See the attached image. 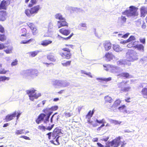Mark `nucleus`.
Returning <instances> with one entry per match:
<instances>
[{
	"label": "nucleus",
	"instance_id": "f257e3e1",
	"mask_svg": "<svg viewBox=\"0 0 147 147\" xmlns=\"http://www.w3.org/2000/svg\"><path fill=\"white\" fill-rule=\"evenodd\" d=\"M138 8L133 6L129 7V9H127L122 12V14L126 15L127 17H131L137 16L138 14L137 11Z\"/></svg>",
	"mask_w": 147,
	"mask_h": 147
},
{
	"label": "nucleus",
	"instance_id": "f03ea898",
	"mask_svg": "<svg viewBox=\"0 0 147 147\" xmlns=\"http://www.w3.org/2000/svg\"><path fill=\"white\" fill-rule=\"evenodd\" d=\"M126 57L127 60L130 62H133L138 59L137 53L133 51H128L126 54Z\"/></svg>",
	"mask_w": 147,
	"mask_h": 147
},
{
	"label": "nucleus",
	"instance_id": "7ed1b4c3",
	"mask_svg": "<svg viewBox=\"0 0 147 147\" xmlns=\"http://www.w3.org/2000/svg\"><path fill=\"white\" fill-rule=\"evenodd\" d=\"M36 91V90L34 88L26 90V91L27 94L28 95L30 99L32 101H33L34 98L37 99L41 96L40 94H37Z\"/></svg>",
	"mask_w": 147,
	"mask_h": 147
},
{
	"label": "nucleus",
	"instance_id": "20e7f679",
	"mask_svg": "<svg viewBox=\"0 0 147 147\" xmlns=\"http://www.w3.org/2000/svg\"><path fill=\"white\" fill-rule=\"evenodd\" d=\"M127 82L123 81L119 82L117 84L118 88H120V91L121 92H127L130 90L131 87L130 86H126Z\"/></svg>",
	"mask_w": 147,
	"mask_h": 147
},
{
	"label": "nucleus",
	"instance_id": "39448f33",
	"mask_svg": "<svg viewBox=\"0 0 147 147\" xmlns=\"http://www.w3.org/2000/svg\"><path fill=\"white\" fill-rule=\"evenodd\" d=\"M62 51H61L60 55L62 57L67 59H70L71 56L70 50L67 48H65L62 49Z\"/></svg>",
	"mask_w": 147,
	"mask_h": 147
},
{
	"label": "nucleus",
	"instance_id": "423d86ee",
	"mask_svg": "<svg viewBox=\"0 0 147 147\" xmlns=\"http://www.w3.org/2000/svg\"><path fill=\"white\" fill-rule=\"evenodd\" d=\"M50 109L47 108L44 109L42 110V112L44 113V114L46 115L47 116L45 117L44 120V123H46L47 121H49V117L51 114L52 112L50 111Z\"/></svg>",
	"mask_w": 147,
	"mask_h": 147
},
{
	"label": "nucleus",
	"instance_id": "0eeeda50",
	"mask_svg": "<svg viewBox=\"0 0 147 147\" xmlns=\"http://www.w3.org/2000/svg\"><path fill=\"white\" fill-rule=\"evenodd\" d=\"M121 101L119 99H116L114 102L113 104L111 106H108L109 109L114 110L116 109L117 107L121 103Z\"/></svg>",
	"mask_w": 147,
	"mask_h": 147
},
{
	"label": "nucleus",
	"instance_id": "6e6552de",
	"mask_svg": "<svg viewBox=\"0 0 147 147\" xmlns=\"http://www.w3.org/2000/svg\"><path fill=\"white\" fill-rule=\"evenodd\" d=\"M122 138L120 136H119L116 138L114 140L111 141V143L113 145V147H118L120 145V140H121Z\"/></svg>",
	"mask_w": 147,
	"mask_h": 147
},
{
	"label": "nucleus",
	"instance_id": "1a4fd4ad",
	"mask_svg": "<svg viewBox=\"0 0 147 147\" xmlns=\"http://www.w3.org/2000/svg\"><path fill=\"white\" fill-rule=\"evenodd\" d=\"M61 133V129H59L58 128H56L52 133V139H55L58 136H59V135Z\"/></svg>",
	"mask_w": 147,
	"mask_h": 147
},
{
	"label": "nucleus",
	"instance_id": "9d476101",
	"mask_svg": "<svg viewBox=\"0 0 147 147\" xmlns=\"http://www.w3.org/2000/svg\"><path fill=\"white\" fill-rule=\"evenodd\" d=\"M17 113L15 111L11 114H8L6 116L4 120L5 121L8 122L13 120L16 115Z\"/></svg>",
	"mask_w": 147,
	"mask_h": 147
},
{
	"label": "nucleus",
	"instance_id": "9b49d317",
	"mask_svg": "<svg viewBox=\"0 0 147 147\" xmlns=\"http://www.w3.org/2000/svg\"><path fill=\"white\" fill-rule=\"evenodd\" d=\"M10 0H3L2 1L0 4V9H5L6 6L10 3Z\"/></svg>",
	"mask_w": 147,
	"mask_h": 147
},
{
	"label": "nucleus",
	"instance_id": "f8f14e48",
	"mask_svg": "<svg viewBox=\"0 0 147 147\" xmlns=\"http://www.w3.org/2000/svg\"><path fill=\"white\" fill-rule=\"evenodd\" d=\"M46 116V115L44 113H41L40 114L35 120L37 124L40 123L41 121L44 120V118Z\"/></svg>",
	"mask_w": 147,
	"mask_h": 147
},
{
	"label": "nucleus",
	"instance_id": "ddd939ff",
	"mask_svg": "<svg viewBox=\"0 0 147 147\" xmlns=\"http://www.w3.org/2000/svg\"><path fill=\"white\" fill-rule=\"evenodd\" d=\"M104 57L106 61H109L112 60L114 58H115V57L111 53H107L105 54Z\"/></svg>",
	"mask_w": 147,
	"mask_h": 147
},
{
	"label": "nucleus",
	"instance_id": "4468645a",
	"mask_svg": "<svg viewBox=\"0 0 147 147\" xmlns=\"http://www.w3.org/2000/svg\"><path fill=\"white\" fill-rule=\"evenodd\" d=\"M57 24L58 28H59L61 26H68V24L65 20H62L57 21Z\"/></svg>",
	"mask_w": 147,
	"mask_h": 147
},
{
	"label": "nucleus",
	"instance_id": "2eb2a0df",
	"mask_svg": "<svg viewBox=\"0 0 147 147\" xmlns=\"http://www.w3.org/2000/svg\"><path fill=\"white\" fill-rule=\"evenodd\" d=\"M7 14L6 12L4 10L0 11V21H4L5 19Z\"/></svg>",
	"mask_w": 147,
	"mask_h": 147
},
{
	"label": "nucleus",
	"instance_id": "dca6fc26",
	"mask_svg": "<svg viewBox=\"0 0 147 147\" xmlns=\"http://www.w3.org/2000/svg\"><path fill=\"white\" fill-rule=\"evenodd\" d=\"M59 31L62 34L65 36H67L70 33V30L66 29L64 28H63L60 29Z\"/></svg>",
	"mask_w": 147,
	"mask_h": 147
},
{
	"label": "nucleus",
	"instance_id": "f3484780",
	"mask_svg": "<svg viewBox=\"0 0 147 147\" xmlns=\"http://www.w3.org/2000/svg\"><path fill=\"white\" fill-rule=\"evenodd\" d=\"M40 8V6L39 5H36L32 8L30 9L31 10L32 13V15L34 14L37 13Z\"/></svg>",
	"mask_w": 147,
	"mask_h": 147
},
{
	"label": "nucleus",
	"instance_id": "a211bd4d",
	"mask_svg": "<svg viewBox=\"0 0 147 147\" xmlns=\"http://www.w3.org/2000/svg\"><path fill=\"white\" fill-rule=\"evenodd\" d=\"M126 18L125 17L122 16L118 18V23L121 25H122L126 22Z\"/></svg>",
	"mask_w": 147,
	"mask_h": 147
},
{
	"label": "nucleus",
	"instance_id": "6ab92c4d",
	"mask_svg": "<svg viewBox=\"0 0 147 147\" xmlns=\"http://www.w3.org/2000/svg\"><path fill=\"white\" fill-rule=\"evenodd\" d=\"M140 11L141 16L144 17L145 14L147 13V7H142L141 8Z\"/></svg>",
	"mask_w": 147,
	"mask_h": 147
},
{
	"label": "nucleus",
	"instance_id": "aec40b11",
	"mask_svg": "<svg viewBox=\"0 0 147 147\" xmlns=\"http://www.w3.org/2000/svg\"><path fill=\"white\" fill-rule=\"evenodd\" d=\"M141 93L144 98L147 99V88H143L141 91Z\"/></svg>",
	"mask_w": 147,
	"mask_h": 147
},
{
	"label": "nucleus",
	"instance_id": "412c9836",
	"mask_svg": "<svg viewBox=\"0 0 147 147\" xmlns=\"http://www.w3.org/2000/svg\"><path fill=\"white\" fill-rule=\"evenodd\" d=\"M52 42V41L49 40H44L40 42L39 45L43 46H46L49 45Z\"/></svg>",
	"mask_w": 147,
	"mask_h": 147
},
{
	"label": "nucleus",
	"instance_id": "4be33fe9",
	"mask_svg": "<svg viewBox=\"0 0 147 147\" xmlns=\"http://www.w3.org/2000/svg\"><path fill=\"white\" fill-rule=\"evenodd\" d=\"M136 39L135 37L134 36H131L129 37V38L127 40H124L122 42H121L123 44L127 43V42H130L133 40H135Z\"/></svg>",
	"mask_w": 147,
	"mask_h": 147
},
{
	"label": "nucleus",
	"instance_id": "5701e85b",
	"mask_svg": "<svg viewBox=\"0 0 147 147\" xmlns=\"http://www.w3.org/2000/svg\"><path fill=\"white\" fill-rule=\"evenodd\" d=\"M105 103H111L113 101V99L109 96H106L104 98Z\"/></svg>",
	"mask_w": 147,
	"mask_h": 147
},
{
	"label": "nucleus",
	"instance_id": "b1692460",
	"mask_svg": "<svg viewBox=\"0 0 147 147\" xmlns=\"http://www.w3.org/2000/svg\"><path fill=\"white\" fill-rule=\"evenodd\" d=\"M94 113V109H93L92 111H91V110H90L86 116V119H90L91 117H92Z\"/></svg>",
	"mask_w": 147,
	"mask_h": 147
},
{
	"label": "nucleus",
	"instance_id": "393cba45",
	"mask_svg": "<svg viewBox=\"0 0 147 147\" xmlns=\"http://www.w3.org/2000/svg\"><path fill=\"white\" fill-rule=\"evenodd\" d=\"M121 76L125 78H131V76L127 73L123 72L120 74Z\"/></svg>",
	"mask_w": 147,
	"mask_h": 147
},
{
	"label": "nucleus",
	"instance_id": "a878e982",
	"mask_svg": "<svg viewBox=\"0 0 147 147\" xmlns=\"http://www.w3.org/2000/svg\"><path fill=\"white\" fill-rule=\"evenodd\" d=\"M55 18L57 19H59L60 20H64V18L63 17L62 15L60 13H57L55 15Z\"/></svg>",
	"mask_w": 147,
	"mask_h": 147
},
{
	"label": "nucleus",
	"instance_id": "bb28decb",
	"mask_svg": "<svg viewBox=\"0 0 147 147\" xmlns=\"http://www.w3.org/2000/svg\"><path fill=\"white\" fill-rule=\"evenodd\" d=\"M97 80L99 81L100 82H101L102 81H105L106 82L109 81L111 80V77H109L107 78H97Z\"/></svg>",
	"mask_w": 147,
	"mask_h": 147
},
{
	"label": "nucleus",
	"instance_id": "cd10ccee",
	"mask_svg": "<svg viewBox=\"0 0 147 147\" xmlns=\"http://www.w3.org/2000/svg\"><path fill=\"white\" fill-rule=\"evenodd\" d=\"M74 35V34L73 33H71L70 35L68 37L66 38H63L61 36L59 35H58L57 37L59 39H62L63 40H67L69 39H70L71 37Z\"/></svg>",
	"mask_w": 147,
	"mask_h": 147
},
{
	"label": "nucleus",
	"instance_id": "c85d7f7f",
	"mask_svg": "<svg viewBox=\"0 0 147 147\" xmlns=\"http://www.w3.org/2000/svg\"><path fill=\"white\" fill-rule=\"evenodd\" d=\"M38 129L42 131H45L46 130V127L44 126L43 124L39 125L38 127Z\"/></svg>",
	"mask_w": 147,
	"mask_h": 147
},
{
	"label": "nucleus",
	"instance_id": "c756f323",
	"mask_svg": "<svg viewBox=\"0 0 147 147\" xmlns=\"http://www.w3.org/2000/svg\"><path fill=\"white\" fill-rule=\"evenodd\" d=\"M31 9H27L25 10V13L28 17H30L32 14V13Z\"/></svg>",
	"mask_w": 147,
	"mask_h": 147
},
{
	"label": "nucleus",
	"instance_id": "7c9ffc66",
	"mask_svg": "<svg viewBox=\"0 0 147 147\" xmlns=\"http://www.w3.org/2000/svg\"><path fill=\"white\" fill-rule=\"evenodd\" d=\"M24 129H21L20 130H17L15 132V134L17 135L24 134Z\"/></svg>",
	"mask_w": 147,
	"mask_h": 147
},
{
	"label": "nucleus",
	"instance_id": "2f4dec72",
	"mask_svg": "<svg viewBox=\"0 0 147 147\" xmlns=\"http://www.w3.org/2000/svg\"><path fill=\"white\" fill-rule=\"evenodd\" d=\"M71 62V61H68L66 62L63 61L62 63V64L63 66L67 67L70 65Z\"/></svg>",
	"mask_w": 147,
	"mask_h": 147
},
{
	"label": "nucleus",
	"instance_id": "473e14b6",
	"mask_svg": "<svg viewBox=\"0 0 147 147\" xmlns=\"http://www.w3.org/2000/svg\"><path fill=\"white\" fill-rule=\"evenodd\" d=\"M21 32L22 33L21 34L22 36H27L28 35L26 34V30L25 28H23L21 29Z\"/></svg>",
	"mask_w": 147,
	"mask_h": 147
},
{
	"label": "nucleus",
	"instance_id": "72a5a7b5",
	"mask_svg": "<svg viewBox=\"0 0 147 147\" xmlns=\"http://www.w3.org/2000/svg\"><path fill=\"white\" fill-rule=\"evenodd\" d=\"M103 45L104 46H111V43L109 40H105L103 41Z\"/></svg>",
	"mask_w": 147,
	"mask_h": 147
},
{
	"label": "nucleus",
	"instance_id": "f704fd0d",
	"mask_svg": "<svg viewBox=\"0 0 147 147\" xmlns=\"http://www.w3.org/2000/svg\"><path fill=\"white\" fill-rule=\"evenodd\" d=\"M39 52L38 51H35L32 52H30L29 53V54L30 56L32 57H33L36 56Z\"/></svg>",
	"mask_w": 147,
	"mask_h": 147
},
{
	"label": "nucleus",
	"instance_id": "c9c22d12",
	"mask_svg": "<svg viewBox=\"0 0 147 147\" xmlns=\"http://www.w3.org/2000/svg\"><path fill=\"white\" fill-rule=\"evenodd\" d=\"M32 41L33 42H35V41L33 39H30L28 40H25L24 41H22L21 42V43L23 44H26L29 43Z\"/></svg>",
	"mask_w": 147,
	"mask_h": 147
},
{
	"label": "nucleus",
	"instance_id": "e433bc0d",
	"mask_svg": "<svg viewBox=\"0 0 147 147\" xmlns=\"http://www.w3.org/2000/svg\"><path fill=\"white\" fill-rule=\"evenodd\" d=\"M71 9L73 11H76L77 12L82 11V9L77 7H71Z\"/></svg>",
	"mask_w": 147,
	"mask_h": 147
},
{
	"label": "nucleus",
	"instance_id": "4c0bfd02",
	"mask_svg": "<svg viewBox=\"0 0 147 147\" xmlns=\"http://www.w3.org/2000/svg\"><path fill=\"white\" fill-rule=\"evenodd\" d=\"M61 84V83L60 81L58 80H56L55 81H53V86H59Z\"/></svg>",
	"mask_w": 147,
	"mask_h": 147
},
{
	"label": "nucleus",
	"instance_id": "58836bf2",
	"mask_svg": "<svg viewBox=\"0 0 147 147\" xmlns=\"http://www.w3.org/2000/svg\"><path fill=\"white\" fill-rule=\"evenodd\" d=\"M33 70H27L26 72L25 73L26 76H30L31 75L33 74Z\"/></svg>",
	"mask_w": 147,
	"mask_h": 147
},
{
	"label": "nucleus",
	"instance_id": "ea45409f",
	"mask_svg": "<svg viewBox=\"0 0 147 147\" xmlns=\"http://www.w3.org/2000/svg\"><path fill=\"white\" fill-rule=\"evenodd\" d=\"M9 77H7L5 76H0V82L6 80H9Z\"/></svg>",
	"mask_w": 147,
	"mask_h": 147
},
{
	"label": "nucleus",
	"instance_id": "a19ab883",
	"mask_svg": "<svg viewBox=\"0 0 147 147\" xmlns=\"http://www.w3.org/2000/svg\"><path fill=\"white\" fill-rule=\"evenodd\" d=\"M127 143L124 140H120V145H121V147H125Z\"/></svg>",
	"mask_w": 147,
	"mask_h": 147
},
{
	"label": "nucleus",
	"instance_id": "79ce46f5",
	"mask_svg": "<svg viewBox=\"0 0 147 147\" xmlns=\"http://www.w3.org/2000/svg\"><path fill=\"white\" fill-rule=\"evenodd\" d=\"M27 24L28 26L32 30L34 29V28L36 27L33 24V23H30L29 22H28L27 23Z\"/></svg>",
	"mask_w": 147,
	"mask_h": 147
},
{
	"label": "nucleus",
	"instance_id": "37998d69",
	"mask_svg": "<svg viewBox=\"0 0 147 147\" xmlns=\"http://www.w3.org/2000/svg\"><path fill=\"white\" fill-rule=\"evenodd\" d=\"M65 116L66 118H68L71 117L73 115L72 113L65 112L64 113Z\"/></svg>",
	"mask_w": 147,
	"mask_h": 147
},
{
	"label": "nucleus",
	"instance_id": "c03bdc74",
	"mask_svg": "<svg viewBox=\"0 0 147 147\" xmlns=\"http://www.w3.org/2000/svg\"><path fill=\"white\" fill-rule=\"evenodd\" d=\"M120 47H113L114 50L117 52L121 51L122 49Z\"/></svg>",
	"mask_w": 147,
	"mask_h": 147
},
{
	"label": "nucleus",
	"instance_id": "a18cd8bd",
	"mask_svg": "<svg viewBox=\"0 0 147 147\" xmlns=\"http://www.w3.org/2000/svg\"><path fill=\"white\" fill-rule=\"evenodd\" d=\"M47 59L52 61H55V59H54L53 56L51 55H48L47 56Z\"/></svg>",
	"mask_w": 147,
	"mask_h": 147
},
{
	"label": "nucleus",
	"instance_id": "49530a36",
	"mask_svg": "<svg viewBox=\"0 0 147 147\" xmlns=\"http://www.w3.org/2000/svg\"><path fill=\"white\" fill-rule=\"evenodd\" d=\"M126 107V106L125 105H123L119 107L118 109L120 112H121L125 109Z\"/></svg>",
	"mask_w": 147,
	"mask_h": 147
},
{
	"label": "nucleus",
	"instance_id": "de8ad7c7",
	"mask_svg": "<svg viewBox=\"0 0 147 147\" xmlns=\"http://www.w3.org/2000/svg\"><path fill=\"white\" fill-rule=\"evenodd\" d=\"M32 33L34 35H36L38 33V31L36 27L32 30Z\"/></svg>",
	"mask_w": 147,
	"mask_h": 147
},
{
	"label": "nucleus",
	"instance_id": "09e8293b",
	"mask_svg": "<svg viewBox=\"0 0 147 147\" xmlns=\"http://www.w3.org/2000/svg\"><path fill=\"white\" fill-rule=\"evenodd\" d=\"M12 49L11 48H7L6 49L4 50V51L7 53H10L12 52Z\"/></svg>",
	"mask_w": 147,
	"mask_h": 147
},
{
	"label": "nucleus",
	"instance_id": "8fccbe9b",
	"mask_svg": "<svg viewBox=\"0 0 147 147\" xmlns=\"http://www.w3.org/2000/svg\"><path fill=\"white\" fill-rule=\"evenodd\" d=\"M18 62V61L17 59H15L13 61L11 64V65L12 66H15L17 65Z\"/></svg>",
	"mask_w": 147,
	"mask_h": 147
},
{
	"label": "nucleus",
	"instance_id": "3c124183",
	"mask_svg": "<svg viewBox=\"0 0 147 147\" xmlns=\"http://www.w3.org/2000/svg\"><path fill=\"white\" fill-rule=\"evenodd\" d=\"M135 48L137 49L138 50L140 51H144V47H134Z\"/></svg>",
	"mask_w": 147,
	"mask_h": 147
},
{
	"label": "nucleus",
	"instance_id": "603ef678",
	"mask_svg": "<svg viewBox=\"0 0 147 147\" xmlns=\"http://www.w3.org/2000/svg\"><path fill=\"white\" fill-rule=\"evenodd\" d=\"M7 72L4 69H0V74H5Z\"/></svg>",
	"mask_w": 147,
	"mask_h": 147
},
{
	"label": "nucleus",
	"instance_id": "864d4df0",
	"mask_svg": "<svg viewBox=\"0 0 147 147\" xmlns=\"http://www.w3.org/2000/svg\"><path fill=\"white\" fill-rule=\"evenodd\" d=\"M5 39V37L4 34H0V40L1 41H3Z\"/></svg>",
	"mask_w": 147,
	"mask_h": 147
},
{
	"label": "nucleus",
	"instance_id": "5fc2aeb1",
	"mask_svg": "<svg viewBox=\"0 0 147 147\" xmlns=\"http://www.w3.org/2000/svg\"><path fill=\"white\" fill-rule=\"evenodd\" d=\"M113 123L115 125H119L121 123V122L116 120H113Z\"/></svg>",
	"mask_w": 147,
	"mask_h": 147
},
{
	"label": "nucleus",
	"instance_id": "6e6d98bb",
	"mask_svg": "<svg viewBox=\"0 0 147 147\" xmlns=\"http://www.w3.org/2000/svg\"><path fill=\"white\" fill-rule=\"evenodd\" d=\"M111 142H108L106 143V145L105 147H110V146H113V145L111 143Z\"/></svg>",
	"mask_w": 147,
	"mask_h": 147
},
{
	"label": "nucleus",
	"instance_id": "4d7b16f0",
	"mask_svg": "<svg viewBox=\"0 0 147 147\" xmlns=\"http://www.w3.org/2000/svg\"><path fill=\"white\" fill-rule=\"evenodd\" d=\"M53 26L52 23H50L49 25L48 30V31L49 32H51V30H50L49 29H51L53 28Z\"/></svg>",
	"mask_w": 147,
	"mask_h": 147
},
{
	"label": "nucleus",
	"instance_id": "13d9d810",
	"mask_svg": "<svg viewBox=\"0 0 147 147\" xmlns=\"http://www.w3.org/2000/svg\"><path fill=\"white\" fill-rule=\"evenodd\" d=\"M58 108V106L57 105L52 106L51 109L52 111H56L57 110Z\"/></svg>",
	"mask_w": 147,
	"mask_h": 147
},
{
	"label": "nucleus",
	"instance_id": "bf43d9fd",
	"mask_svg": "<svg viewBox=\"0 0 147 147\" xmlns=\"http://www.w3.org/2000/svg\"><path fill=\"white\" fill-rule=\"evenodd\" d=\"M54 126V124H53L51 125V126H49L47 127V128L46 127V130H48L49 131H50L53 128V127Z\"/></svg>",
	"mask_w": 147,
	"mask_h": 147
},
{
	"label": "nucleus",
	"instance_id": "052dcab7",
	"mask_svg": "<svg viewBox=\"0 0 147 147\" xmlns=\"http://www.w3.org/2000/svg\"><path fill=\"white\" fill-rule=\"evenodd\" d=\"M140 42L143 44H145V38H140L139 39Z\"/></svg>",
	"mask_w": 147,
	"mask_h": 147
},
{
	"label": "nucleus",
	"instance_id": "680f3d73",
	"mask_svg": "<svg viewBox=\"0 0 147 147\" xmlns=\"http://www.w3.org/2000/svg\"><path fill=\"white\" fill-rule=\"evenodd\" d=\"M79 26L81 27L86 28V24L85 23H82L80 24Z\"/></svg>",
	"mask_w": 147,
	"mask_h": 147
},
{
	"label": "nucleus",
	"instance_id": "e2e57ef3",
	"mask_svg": "<svg viewBox=\"0 0 147 147\" xmlns=\"http://www.w3.org/2000/svg\"><path fill=\"white\" fill-rule=\"evenodd\" d=\"M82 73L84 74H86L88 76L91 78L92 77V76L91 75V73H87L85 71H83L82 72Z\"/></svg>",
	"mask_w": 147,
	"mask_h": 147
},
{
	"label": "nucleus",
	"instance_id": "0e129e2a",
	"mask_svg": "<svg viewBox=\"0 0 147 147\" xmlns=\"http://www.w3.org/2000/svg\"><path fill=\"white\" fill-rule=\"evenodd\" d=\"M52 133L51 132H49L47 134V135L48 136V138L50 140L51 139H52Z\"/></svg>",
	"mask_w": 147,
	"mask_h": 147
},
{
	"label": "nucleus",
	"instance_id": "69168bd1",
	"mask_svg": "<svg viewBox=\"0 0 147 147\" xmlns=\"http://www.w3.org/2000/svg\"><path fill=\"white\" fill-rule=\"evenodd\" d=\"M20 137L21 138H23L25 140H30V138L29 137H27V136H21Z\"/></svg>",
	"mask_w": 147,
	"mask_h": 147
},
{
	"label": "nucleus",
	"instance_id": "338daca9",
	"mask_svg": "<svg viewBox=\"0 0 147 147\" xmlns=\"http://www.w3.org/2000/svg\"><path fill=\"white\" fill-rule=\"evenodd\" d=\"M129 34V33H127L122 36L121 37L124 38H126L128 36Z\"/></svg>",
	"mask_w": 147,
	"mask_h": 147
},
{
	"label": "nucleus",
	"instance_id": "774afa93",
	"mask_svg": "<svg viewBox=\"0 0 147 147\" xmlns=\"http://www.w3.org/2000/svg\"><path fill=\"white\" fill-rule=\"evenodd\" d=\"M138 41H135L133 42V45H134V46H143V45H138Z\"/></svg>",
	"mask_w": 147,
	"mask_h": 147
}]
</instances>
